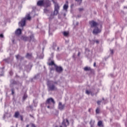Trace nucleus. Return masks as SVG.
Returning a JSON list of instances; mask_svg holds the SVG:
<instances>
[{
	"mask_svg": "<svg viewBox=\"0 0 127 127\" xmlns=\"http://www.w3.org/2000/svg\"><path fill=\"white\" fill-rule=\"evenodd\" d=\"M55 5V10L54 11V15H57V14L59 12L60 9V6L59 4L57 3V0H52Z\"/></svg>",
	"mask_w": 127,
	"mask_h": 127,
	"instance_id": "f257e3e1",
	"label": "nucleus"
},
{
	"mask_svg": "<svg viewBox=\"0 0 127 127\" xmlns=\"http://www.w3.org/2000/svg\"><path fill=\"white\" fill-rule=\"evenodd\" d=\"M38 6H46V7H48V6H50V2L46 1L44 2L43 0H40L37 2V3Z\"/></svg>",
	"mask_w": 127,
	"mask_h": 127,
	"instance_id": "f03ea898",
	"label": "nucleus"
},
{
	"mask_svg": "<svg viewBox=\"0 0 127 127\" xmlns=\"http://www.w3.org/2000/svg\"><path fill=\"white\" fill-rule=\"evenodd\" d=\"M51 103H52L53 104H55V101H54V99H53L52 98H49L47 100L46 102V105L47 106L48 109H50V106L51 105Z\"/></svg>",
	"mask_w": 127,
	"mask_h": 127,
	"instance_id": "7ed1b4c3",
	"label": "nucleus"
},
{
	"mask_svg": "<svg viewBox=\"0 0 127 127\" xmlns=\"http://www.w3.org/2000/svg\"><path fill=\"white\" fill-rule=\"evenodd\" d=\"M89 24L91 28H93V27H97V26H98V23L96 22L94 20L89 21Z\"/></svg>",
	"mask_w": 127,
	"mask_h": 127,
	"instance_id": "20e7f679",
	"label": "nucleus"
},
{
	"mask_svg": "<svg viewBox=\"0 0 127 127\" xmlns=\"http://www.w3.org/2000/svg\"><path fill=\"white\" fill-rule=\"evenodd\" d=\"M25 22H26V18H24L19 22V25L21 26V27H23V26L25 25Z\"/></svg>",
	"mask_w": 127,
	"mask_h": 127,
	"instance_id": "39448f33",
	"label": "nucleus"
},
{
	"mask_svg": "<svg viewBox=\"0 0 127 127\" xmlns=\"http://www.w3.org/2000/svg\"><path fill=\"white\" fill-rule=\"evenodd\" d=\"M101 32V30L98 27H95L93 31V34H98Z\"/></svg>",
	"mask_w": 127,
	"mask_h": 127,
	"instance_id": "423d86ee",
	"label": "nucleus"
},
{
	"mask_svg": "<svg viewBox=\"0 0 127 127\" xmlns=\"http://www.w3.org/2000/svg\"><path fill=\"white\" fill-rule=\"evenodd\" d=\"M62 125L64 127H67V126H69V121H68L67 119H64L62 123Z\"/></svg>",
	"mask_w": 127,
	"mask_h": 127,
	"instance_id": "0eeeda50",
	"label": "nucleus"
},
{
	"mask_svg": "<svg viewBox=\"0 0 127 127\" xmlns=\"http://www.w3.org/2000/svg\"><path fill=\"white\" fill-rule=\"evenodd\" d=\"M56 90H57V88L54 85V84L49 86V91H55Z\"/></svg>",
	"mask_w": 127,
	"mask_h": 127,
	"instance_id": "6e6552de",
	"label": "nucleus"
},
{
	"mask_svg": "<svg viewBox=\"0 0 127 127\" xmlns=\"http://www.w3.org/2000/svg\"><path fill=\"white\" fill-rule=\"evenodd\" d=\"M56 71L58 72V73H61L62 71H63V68L61 66H56Z\"/></svg>",
	"mask_w": 127,
	"mask_h": 127,
	"instance_id": "1a4fd4ad",
	"label": "nucleus"
},
{
	"mask_svg": "<svg viewBox=\"0 0 127 127\" xmlns=\"http://www.w3.org/2000/svg\"><path fill=\"white\" fill-rule=\"evenodd\" d=\"M68 4V1H66L65 4H64L63 6V9L64 10H67V9H68V8L69 7V5Z\"/></svg>",
	"mask_w": 127,
	"mask_h": 127,
	"instance_id": "9d476101",
	"label": "nucleus"
},
{
	"mask_svg": "<svg viewBox=\"0 0 127 127\" xmlns=\"http://www.w3.org/2000/svg\"><path fill=\"white\" fill-rule=\"evenodd\" d=\"M65 108V105H62V103L59 102V109L61 111H62V110H64Z\"/></svg>",
	"mask_w": 127,
	"mask_h": 127,
	"instance_id": "9b49d317",
	"label": "nucleus"
},
{
	"mask_svg": "<svg viewBox=\"0 0 127 127\" xmlns=\"http://www.w3.org/2000/svg\"><path fill=\"white\" fill-rule=\"evenodd\" d=\"M15 34L16 35H20V34H21V29L20 28L17 29L15 31Z\"/></svg>",
	"mask_w": 127,
	"mask_h": 127,
	"instance_id": "f8f14e48",
	"label": "nucleus"
},
{
	"mask_svg": "<svg viewBox=\"0 0 127 127\" xmlns=\"http://www.w3.org/2000/svg\"><path fill=\"white\" fill-rule=\"evenodd\" d=\"M20 114L19 111H16V112H15V113H14V118H15L16 119H18V116H20Z\"/></svg>",
	"mask_w": 127,
	"mask_h": 127,
	"instance_id": "ddd939ff",
	"label": "nucleus"
},
{
	"mask_svg": "<svg viewBox=\"0 0 127 127\" xmlns=\"http://www.w3.org/2000/svg\"><path fill=\"white\" fill-rule=\"evenodd\" d=\"M97 126L98 127H104V125H103V122H102L101 121H99L98 122Z\"/></svg>",
	"mask_w": 127,
	"mask_h": 127,
	"instance_id": "4468645a",
	"label": "nucleus"
},
{
	"mask_svg": "<svg viewBox=\"0 0 127 127\" xmlns=\"http://www.w3.org/2000/svg\"><path fill=\"white\" fill-rule=\"evenodd\" d=\"M32 57V55L29 53H27L26 56V58H28L29 59H30V58H31Z\"/></svg>",
	"mask_w": 127,
	"mask_h": 127,
	"instance_id": "2eb2a0df",
	"label": "nucleus"
},
{
	"mask_svg": "<svg viewBox=\"0 0 127 127\" xmlns=\"http://www.w3.org/2000/svg\"><path fill=\"white\" fill-rule=\"evenodd\" d=\"M84 71H91V67L86 66L84 68Z\"/></svg>",
	"mask_w": 127,
	"mask_h": 127,
	"instance_id": "dca6fc26",
	"label": "nucleus"
},
{
	"mask_svg": "<svg viewBox=\"0 0 127 127\" xmlns=\"http://www.w3.org/2000/svg\"><path fill=\"white\" fill-rule=\"evenodd\" d=\"M25 18H26V20L27 19L28 20H30V19H31V17H30L29 14H28Z\"/></svg>",
	"mask_w": 127,
	"mask_h": 127,
	"instance_id": "f3484780",
	"label": "nucleus"
},
{
	"mask_svg": "<svg viewBox=\"0 0 127 127\" xmlns=\"http://www.w3.org/2000/svg\"><path fill=\"white\" fill-rule=\"evenodd\" d=\"M22 38L24 41H27L28 40V37H22Z\"/></svg>",
	"mask_w": 127,
	"mask_h": 127,
	"instance_id": "a211bd4d",
	"label": "nucleus"
},
{
	"mask_svg": "<svg viewBox=\"0 0 127 127\" xmlns=\"http://www.w3.org/2000/svg\"><path fill=\"white\" fill-rule=\"evenodd\" d=\"M49 65L50 66H53V65H55V64L54 63V61H52L50 63H49Z\"/></svg>",
	"mask_w": 127,
	"mask_h": 127,
	"instance_id": "6ab92c4d",
	"label": "nucleus"
},
{
	"mask_svg": "<svg viewBox=\"0 0 127 127\" xmlns=\"http://www.w3.org/2000/svg\"><path fill=\"white\" fill-rule=\"evenodd\" d=\"M63 34L64 35V36H68L69 33H68L67 32H64Z\"/></svg>",
	"mask_w": 127,
	"mask_h": 127,
	"instance_id": "aec40b11",
	"label": "nucleus"
},
{
	"mask_svg": "<svg viewBox=\"0 0 127 127\" xmlns=\"http://www.w3.org/2000/svg\"><path fill=\"white\" fill-rule=\"evenodd\" d=\"M27 98V94H24V96H23V100H25Z\"/></svg>",
	"mask_w": 127,
	"mask_h": 127,
	"instance_id": "412c9836",
	"label": "nucleus"
},
{
	"mask_svg": "<svg viewBox=\"0 0 127 127\" xmlns=\"http://www.w3.org/2000/svg\"><path fill=\"white\" fill-rule=\"evenodd\" d=\"M96 114H100V108H97L96 110Z\"/></svg>",
	"mask_w": 127,
	"mask_h": 127,
	"instance_id": "4be33fe9",
	"label": "nucleus"
},
{
	"mask_svg": "<svg viewBox=\"0 0 127 127\" xmlns=\"http://www.w3.org/2000/svg\"><path fill=\"white\" fill-rule=\"evenodd\" d=\"M30 41H31V40H32V39H33V38H34V36H33V35H32L30 36Z\"/></svg>",
	"mask_w": 127,
	"mask_h": 127,
	"instance_id": "5701e85b",
	"label": "nucleus"
},
{
	"mask_svg": "<svg viewBox=\"0 0 127 127\" xmlns=\"http://www.w3.org/2000/svg\"><path fill=\"white\" fill-rule=\"evenodd\" d=\"M19 117H20V118L21 121L22 122H23V116L22 115H20V116H19Z\"/></svg>",
	"mask_w": 127,
	"mask_h": 127,
	"instance_id": "b1692460",
	"label": "nucleus"
},
{
	"mask_svg": "<svg viewBox=\"0 0 127 127\" xmlns=\"http://www.w3.org/2000/svg\"><path fill=\"white\" fill-rule=\"evenodd\" d=\"M76 1H77V2H79V4H81L82 2V0H75Z\"/></svg>",
	"mask_w": 127,
	"mask_h": 127,
	"instance_id": "393cba45",
	"label": "nucleus"
},
{
	"mask_svg": "<svg viewBox=\"0 0 127 127\" xmlns=\"http://www.w3.org/2000/svg\"><path fill=\"white\" fill-rule=\"evenodd\" d=\"M11 91L12 95H14V89L13 88L11 89Z\"/></svg>",
	"mask_w": 127,
	"mask_h": 127,
	"instance_id": "a878e982",
	"label": "nucleus"
},
{
	"mask_svg": "<svg viewBox=\"0 0 127 127\" xmlns=\"http://www.w3.org/2000/svg\"><path fill=\"white\" fill-rule=\"evenodd\" d=\"M91 93V92L89 91V90H86V94H87V95H89V94Z\"/></svg>",
	"mask_w": 127,
	"mask_h": 127,
	"instance_id": "bb28decb",
	"label": "nucleus"
},
{
	"mask_svg": "<svg viewBox=\"0 0 127 127\" xmlns=\"http://www.w3.org/2000/svg\"><path fill=\"white\" fill-rule=\"evenodd\" d=\"M78 10H79V11H82L84 10V9L83 8H78Z\"/></svg>",
	"mask_w": 127,
	"mask_h": 127,
	"instance_id": "cd10ccee",
	"label": "nucleus"
},
{
	"mask_svg": "<svg viewBox=\"0 0 127 127\" xmlns=\"http://www.w3.org/2000/svg\"><path fill=\"white\" fill-rule=\"evenodd\" d=\"M16 59H18L20 57V56H19V55H17L15 56Z\"/></svg>",
	"mask_w": 127,
	"mask_h": 127,
	"instance_id": "c85d7f7f",
	"label": "nucleus"
},
{
	"mask_svg": "<svg viewBox=\"0 0 127 127\" xmlns=\"http://www.w3.org/2000/svg\"><path fill=\"white\" fill-rule=\"evenodd\" d=\"M101 103H102V101H97L98 105H101Z\"/></svg>",
	"mask_w": 127,
	"mask_h": 127,
	"instance_id": "c756f323",
	"label": "nucleus"
},
{
	"mask_svg": "<svg viewBox=\"0 0 127 127\" xmlns=\"http://www.w3.org/2000/svg\"><path fill=\"white\" fill-rule=\"evenodd\" d=\"M0 37L1 38H3V35L2 34H0Z\"/></svg>",
	"mask_w": 127,
	"mask_h": 127,
	"instance_id": "7c9ffc66",
	"label": "nucleus"
},
{
	"mask_svg": "<svg viewBox=\"0 0 127 127\" xmlns=\"http://www.w3.org/2000/svg\"><path fill=\"white\" fill-rule=\"evenodd\" d=\"M110 51H111V54H114V50H111Z\"/></svg>",
	"mask_w": 127,
	"mask_h": 127,
	"instance_id": "2f4dec72",
	"label": "nucleus"
},
{
	"mask_svg": "<svg viewBox=\"0 0 127 127\" xmlns=\"http://www.w3.org/2000/svg\"><path fill=\"white\" fill-rule=\"evenodd\" d=\"M97 65V64L96 63V62L94 63V64H93V66L94 67H96V65Z\"/></svg>",
	"mask_w": 127,
	"mask_h": 127,
	"instance_id": "473e14b6",
	"label": "nucleus"
},
{
	"mask_svg": "<svg viewBox=\"0 0 127 127\" xmlns=\"http://www.w3.org/2000/svg\"><path fill=\"white\" fill-rule=\"evenodd\" d=\"M29 116H30V117H31V118L34 119V117L33 116L31 115V114H30Z\"/></svg>",
	"mask_w": 127,
	"mask_h": 127,
	"instance_id": "72a5a7b5",
	"label": "nucleus"
},
{
	"mask_svg": "<svg viewBox=\"0 0 127 127\" xmlns=\"http://www.w3.org/2000/svg\"><path fill=\"white\" fill-rule=\"evenodd\" d=\"M32 127H36V126L34 124H32Z\"/></svg>",
	"mask_w": 127,
	"mask_h": 127,
	"instance_id": "f704fd0d",
	"label": "nucleus"
},
{
	"mask_svg": "<svg viewBox=\"0 0 127 127\" xmlns=\"http://www.w3.org/2000/svg\"><path fill=\"white\" fill-rule=\"evenodd\" d=\"M95 42L98 44L100 42L99 41V40H96Z\"/></svg>",
	"mask_w": 127,
	"mask_h": 127,
	"instance_id": "c9c22d12",
	"label": "nucleus"
},
{
	"mask_svg": "<svg viewBox=\"0 0 127 127\" xmlns=\"http://www.w3.org/2000/svg\"><path fill=\"white\" fill-rule=\"evenodd\" d=\"M50 19H52L53 18V16L52 15H51V17L49 18Z\"/></svg>",
	"mask_w": 127,
	"mask_h": 127,
	"instance_id": "e433bc0d",
	"label": "nucleus"
},
{
	"mask_svg": "<svg viewBox=\"0 0 127 127\" xmlns=\"http://www.w3.org/2000/svg\"><path fill=\"white\" fill-rule=\"evenodd\" d=\"M23 59H24V57H21L20 61H21V60H23Z\"/></svg>",
	"mask_w": 127,
	"mask_h": 127,
	"instance_id": "4c0bfd02",
	"label": "nucleus"
},
{
	"mask_svg": "<svg viewBox=\"0 0 127 127\" xmlns=\"http://www.w3.org/2000/svg\"><path fill=\"white\" fill-rule=\"evenodd\" d=\"M80 53L79 52L77 54V56H80Z\"/></svg>",
	"mask_w": 127,
	"mask_h": 127,
	"instance_id": "58836bf2",
	"label": "nucleus"
},
{
	"mask_svg": "<svg viewBox=\"0 0 127 127\" xmlns=\"http://www.w3.org/2000/svg\"><path fill=\"white\" fill-rule=\"evenodd\" d=\"M26 127H29V125H26Z\"/></svg>",
	"mask_w": 127,
	"mask_h": 127,
	"instance_id": "ea45409f",
	"label": "nucleus"
},
{
	"mask_svg": "<svg viewBox=\"0 0 127 127\" xmlns=\"http://www.w3.org/2000/svg\"><path fill=\"white\" fill-rule=\"evenodd\" d=\"M54 84H57V82H55Z\"/></svg>",
	"mask_w": 127,
	"mask_h": 127,
	"instance_id": "a19ab883",
	"label": "nucleus"
},
{
	"mask_svg": "<svg viewBox=\"0 0 127 127\" xmlns=\"http://www.w3.org/2000/svg\"><path fill=\"white\" fill-rule=\"evenodd\" d=\"M93 127V126L91 125V127Z\"/></svg>",
	"mask_w": 127,
	"mask_h": 127,
	"instance_id": "79ce46f5",
	"label": "nucleus"
},
{
	"mask_svg": "<svg viewBox=\"0 0 127 127\" xmlns=\"http://www.w3.org/2000/svg\"><path fill=\"white\" fill-rule=\"evenodd\" d=\"M58 50H59V47H58Z\"/></svg>",
	"mask_w": 127,
	"mask_h": 127,
	"instance_id": "37998d69",
	"label": "nucleus"
},
{
	"mask_svg": "<svg viewBox=\"0 0 127 127\" xmlns=\"http://www.w3.org/2000/svg\"><path fill=\"white\" fill-rule=\"evenodd\" d=\"M14 84H15V81L14 82Z\"/></svg>",
	"mask_w": 127,
	"mask_h": 127,
	"instance_id": "c03bdc74",
	"label": "nucleus"
},
{
	"mask_svg": "<svg viewBox=\"0 0 127 127\" xmlns=\"http://www.w3.org/2000/svg\"><path fill=\"white\" fill-rule=\"evenodd\" d=\"M89 112L90 111V109L89 110Z\"/></svg>",
	"mask_w": 127,
	"mask_h": 127,
	"instance_id": "a18cd8bd",
	"label": "nucleus"
},
{
	"mask_svg": "<svg viewBox=\"0 0 127 127\" xmlns=\"http://www.w3.org/2000/svg\"><path fill=\"white\" fill-rule=\"evenodd\" d=\"M60 127H62V126H60Z\"/></svg>",
	"mask_w": 127,
	"mask_h": 127,
	"instance_id": "49530a36",
	"label": "nucleus"
}]
</instances>
